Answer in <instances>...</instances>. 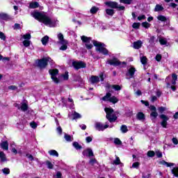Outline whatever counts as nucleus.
<instances>
[{
	"mask_svg": "<svg viewBox=\"0 0 178 178\" xmlns=\"http://www.w3.org/2000/svg\"><path fill=\"white\" fill-rule=\"evenodd\" d=\"M31 16L36 20H39L41 23H44V25L48 26V27H56V26H58V19H52L44 13L34 11L31 13Z\"/></svg>",
	"mask_w": 178,
	"mask_h": 178,
	"instance_id": "nucleus-1",
	"label": "nucleus"
},
{
	"mask_svg": "<svg viewBox=\"0 0 178 178\" xmlns=\"http://www.w3.org/2000/svg\"><path fill=\"white\" fill-rule=\"evenodd\" d=\"M92 42H93V45L96 47V51H97V52H99V54H102L103 55H108V54H109L108 49L105 48V44L98 42L97 40H92Z\"/></svg>",
	"mask_w": 178,
	"mask_h": 178,
	"instance_id": "nucleus-2",
	"label": "nucleus"
},
{
	"mask_svg": "<svg viewBox=\"0 0 178 178\" xmlns=\"http://www.w3.org/2000/svg\"><path fill=\"white\" fill-rule=\"evenodd\" d=\"M104 111L106 113V118L110 123H114V122L118 120V117L116 116L115 111H113V108L106 107L104 108Z\"/></svg>",
	"mask_w": 178,
	"mask_h": 178,
	"instance_id": "nucleus-3",
	"label": "nucleus"
},
{
	"mask_svg": "<svg viewBox=\"0 0 178 178\" xmlns=\"http://www.w3.org/2000/svg\"><path fill=\"white\" fill-rule=\"evenodd\" d=\"M105 5L108 6V8H111L112 9H118V10H124L125 8L123 6H120L119 3L116 1H106Z\"/></svg>",
	"mask_w": 178,
	"mask_h": 178,
	"instance_id": "nucleus-4",
	"label": "nucleus"
},
{
	"mask_svg": "<svg viewBox=\"0 0 178 178\" xmlns=\"http://www.w3.org/2000/svg\"><path fill=\"white\" fill-rule=\"evenodd\" d=\"M48 60H51V57H45L36 61V65L40 69H45L48 65Z\"/></svg>",
	"mask_w": 178,
	"mask_h": 178,
	"instance_id": "nucleus-5",
	"label": "nucleus"
},
{
	"mask_svg": "<svg viewBox=\"0 0 178 178\" xmlns=\"http://www.w3.org/2000/svg\"><path fill=\"white\" fill-rule=\"evenodd\" d=\"M102 100L108 101V102H111L112 104H118V102H119V99L115 96L112 97L111 92H107L106 95L102 97Z\"/></svg>",
	"mask_w": 178,
	"mask_h": 178,
	"instance_id": "nucleus-6",
	"label": "nucleus"
},
{
	"mask_svg": "<svg viewBox=\"0 0 178 178\" xmlns=\"http://www.w3.org/2000/svg\"><path fill=\"white\" fill-rule=\"evenodd\" d=\"M108 127H110V129H112V126H109L108 122H106V124L104 125L102 122H95V128L98 131H104L106 129H108Z\"/></svg>",
	"mask_w": 178,
	"mask_h": 178,
	"instance_id": "nucleus-7",
	"label": "nucleus"
},
{
	"mask_svg": "<svg viewBox=\"0 0 178 178\" xmlns=\"http://www.w3.org/2000/svg\"><path fill=\"white\" fill-rule=\"evenodd\" d=\"M106 63L111 65V66H121V65H124V66H126L127 65L126 62L122 63L116 58L107 60Z\"/></svg>",
	"mask_w": 178,
	"mask_h": 178,
	"instance_id": "nucleus-8",
	"label": "nucleus"
},
{
	"mask_svg": "<svg viewBox=\"0 0 178 178\" xmlns=\"http://www.w3.org/2000/svg\"><path fill=\"white\" fill-rule=\"evenodd\" d=\"M72 66L76 70H79V69H84L87 67V64L83 61H72Z\"/></svg>",
	"mask_w": 178,
	"mask_h": 178,
	"instance_id": "nucleus-9",
	"label": "nucleus"
},
{
	"mask_svg": "<svg viewBox=\"0 0 178 178\" xmlns=\"http://www.w3.org/2000/svg\"><path fill=\"white\" fill-rule=\"evenodd\" d=\"M49 74L51 75V79L54 82L56 83V84H58L59 83V79H58V74L59 73V70L57 69H52L49 71Z\"/></svg>",
	"mask_w": 178,
	"mask_h": 178,
	"instance_id": "nucleus-10",
	"label": "nucleus"
},
{
	"mask_svg": "<svg viewBox=\"0 0 178 178\" xmlns=\"http://www.w3.org/2000/svg\"><path fill=\"white\" fill-rule=\"evenodd\" d=\"M83 42H85V45L87 48V49H91L94 46L92 44H90L91 42V38H88L87 36L82 35L81 37Z\"/></svg>",
	"mask_w": 178,
	"mask_h": 178,
	"instance_id": "nucleus-11",
	"label": "nucleus"
},
{
	"mask_svg": "<svg viewBox=\"0 0 178 178\" xmlns=\"http://www.w3.org/2000/svg\"><path fill=\"white\" fill-rule=\"evenodd\" d=\"M160 118L162 119V122L161 123L162 127H163L164 129H166L168 126V120H169L168 117L166 116V115L161 114L160 115Z\"/></svg>",
	"mask_w": 178,
	"mask_h": 178,
	"instance_id": "nucleus-12",
	"label": "nucleus"
},
{
	"mask_svg": "<svg viewBox=\"0 0 178 178\" xmlns=\"http://www.w3.org/2000/svg\"><path fill=\"white\" fill-rule=\"evenodd\" d=\"M82 154L83 155V156L87 157L94 156V152H92V149L91 148H87L84 149L82 152Z\"/></svg>",
	"mask_w": 178,
	"mask_h": 178,
	"instance_id": "nucleus-13",
	"label": "nucleus"
},
{
	"mask_svg": "<svg viewBox=\"0 0 178 178\" xmlns=\"http://www.w3.org/2000/svg\"><path fill=\"white\" fill-rule=\"evenodd\" d=\"M136 70L134 67H130L128 69V72L126 74V76H129L130 79H133L134 77V74L136 73Z\"/></svg>",
	"mask_w": 178,
	"mask_h": 178,
	"instance_id": "nucleus-14",
	"label": "nucleus"
},
{
	"mask_svg": "<svg viewBox=\"0 0 178 178\" xmlns=\"http://www.w3.org/2000/svg\"><path fill=\"white\" fill-rule=\"evenodd\" d=\"M0 147L2 149L8 151V149H9V143H8V140L2 141L0 143Z\"/></svg>",
	"mask_w": 178,
	"mask_h": 178,
	"instance_id": "nucleus-15",
	"label": "nucleus"
},
{
	"mask_svg": "<svg viewBox=\"0 0 178 178\" xmlns=\"http://www.w3.org/2000/svg\"><path fill=\"white\" fill-rule=\"evenodd\" d=\"M90 82L91 84H97V83H99V77L97 76H92L90 78Z\"/></svg>",
	"mask_w": 178,
	"mask_h": 178,
	"instance_id": "nucleus-16",
	"label": "nucleus"
},
{
	"mask_svg": "<svg viewBox=\"0 0 178 178\" xmlns=\"http://www.w3.org/2000/svg\"><path fill=\"white\" fill-rule=\"evenodd\" d=\"M113 88V90H115V91H120V90H122V86H119V85H113L112 86L109 84H107L106 86V88Z\"/></svg>",
	"mask_w": 178,
	"mask_h": 178,
	"instance_id": "nucleus-17",
	"label": "nucleus"
},
{
	"mask_svg": "<svg viewBox=\"0 0 178 178\" xmlns=\"http://www.w3.org/2000/svg\"><path fill=\"white\" fill-rule=\"evenodd\" d=\"M141 47H143V41L138 40L134 42V48L135 49H140Z\"/></svg>",
	"mask_w": 178,
	"mask_h": 178,
	"instance_id": "nucleus-18",
	"label": "nucleus"
},
{
	"mask_svg": "<svg viewBox=\"0 0 178 178\" xmlns=\"http://www.w3.org/2000/svg\"><path fill=\"white\" fill-rule=\"evenodd\" d=\"M136 118L138 119V120L144 122V120H145V115H144L143 112H139L136 115Z\"/></svg>",
	"mask_w": 178,
	"mask_h": 178,
	"instance_id": "nucleus-19",
	"label": "nucleus"
},
{
	"mask_svg": "<svg viewBox=\"0 0 178 178\" xmlns=\"http://www.w3.org/2000/svg\"><path fill=\"white\" fill-rule=\"evenodd\" d=\"M0 19H2V20H10L11 17L10 15L6 14V13H0Z\"/></svg>",
	"mask_w": 178,
	"mask_h": 178,
	"instance_id": "nucleus-20",
	"label": "nucleus"
},
{
	"mask_svg": "<svg viewBox=\"0 0 178 178\" xmlns=\"http://www.w3.org/2000/svg\"><path fill=\"white\" fill-rule=\"evenodd\" d=\"M40 6V3L37 1L31 2L29 4L30 9H36V8H38Z\"/></svg>",
	"mask_w": 178,
	"mask_h": 178,
	"instance_id": "nucleus-21",
	"label": "nucleus"
},
{
	"mask_svg": "<svg viewBox=\"0 0 178 178\" xmlns=\"http://www.w3.org/2000/svg\"><path fill=\"white\" fill-rule=\"evenodd\" d=\"M150 118L153 123H155V119L158 118V113L156 111H152L150 114Z\"/></svg>",
	"mask_w": 178,
	"mask_h": 178,
	"instance_id": "nucleus-22",
	"label": "nucleus"
},
{
	"mask_svg": "<svg viewBox=\"0 0 178 178\" xmlns=\"http://www.w3.org/2000/svg\"><path fill=\"white\" fill-rule=\"evenodd\" d=\"M58 38L59 40V44H65V42H67V40L63 38V34L62 33H59L58 35Z\"/></svg>",
	"mask_w": 178,
	"mask_h": 178,
	"instance_id": "nucleus-23",
	"label": "nucleus"
},
{
	"mask_svg": "<svg viewBox=\"0 0 178 178\" xmlns=\"http://www.w3.org/2000/svg\"><path fill=\"white\" fill-rule=\"evenodd\" d=\"M18 109H21V111H22V112H26V111H27V109H29V105H27V104H26V103H22L21 105V107L18 106Z\"/></svg>",
	"mask_w": 178,
	"mask_h": 178,
	"instance_id": "nucleus-24",
	"label": "nucleus"
},
{
	"mask_svg": "<svg viewBox=\"0 0 178 178\" xmlns=\"http://www.w3.org/2000/svg\"><path fill=\"white\" fill-rule=\"evenodd\" d=\"M98 10H99V8L94 6L90 8V13H91V15H95Z\"/></svg>",
	"mask_w": 178,
	"mask_h": 178,
	"instance_id": "nucleus-25",
	"label": "nucleus"
},
{
	"mask_svg": "<svg viewBox=\"0 0 178 178\" xmlns=\"http://www.w3.org/2000/svg\"><path fill=\"white\" fill-rule=\"evenodd\" d=\"M0 162H6V155L3 152H0Z\"/></svg>",
	"mask_w": 178,
	"mask_h": 178,
	"instance_id": "nucleus-26",
	"label": "nucleus"
},
{
	"mask_svg": "<svg viewBox=\"0 0 178 178\" xmlns=\"http://www.w3.org/2000/svg\"><path fill=\"white\" fill-rule=\"evenodd\" d=\"M48 41H49V37H48V35H45L41 40L42 45H47Z\"/></svg>",
	"mask_w": 178,
	"mask_h": 178,
	"instance_id": "nucleus-27",
	"label": "nucleus"
},
{
	"mask_svg": "<svg viewBox=\"0 0 178 178\" xmlns=\"http://www.w3.org/2000/svg\"><path fill=\"white\" fill-rule=\"evenodd\" d=\"M49 155H51V156H59V153H58V152L55 149H51L49 151Z\"/></svg>",
	"mask_w": 178,
	"mask_h": 178,
	"instance_id": "nucleus-28",
	"label": "nucleus"
},
{
	"mask_svg": "<svg viewBox=\"0 0 178 178\" xmlns=\"http://www.w3.org/2000/svg\"><path fill=\"white\" fill-rule=\"evenodd\" d=\"M114 165H120V166H123V163L120 162V159L116 156L115 159L113 161Z\"/></svg>",
	"mask_w": 178,
	"mask_h": 178,
	"instance_id": "nucleus-29",
	"label": "nucleus"
},
{
	"mask_svg": "<svg viewBox=\"0 0 178 178\" xmlns=\"http://www.w3.org/2000/svg\"><path fill=\"white\" fill-rule=\"evenodd\" d=\"M60 80H69V73L65 72L63 74H61L59 77Z\"/></svg>",
	"mask_w": 178,
	"mask_h": 178,
	"instance_id": "nucleus-30",
	"label": "nucleus"
},
{
	"mask_svg": "<svg viewBox=\"0 0 178 178\" xmlns=\"http://www.w3.org/2000/svg\"><path fill=\"white\" fill-rule=\"evenodd\" d=\"M159 41L161 45H166V44H168V40H166V38H162V37L159 38Z\"/></svg>",
	"mask_w": 178,
	"mask_h": 178,
	"instance_id": "nucleus-31",
	"label": "nucleus"
},
{
	"mask_svg": "<svg viewBox=\"0 0 178 178\" xmlns=\"http://www.w3.org/2000/svg\"><path fill=\"white\" fill-rule=\"evenodd\" d=\"M163 6L156 4L155 8H154V12H162L163 10Z\"/></svg>",
	"mask_w": 178,
	"mask_h": 178,
	"instance_id": "nucleus-32",
	"label": "nucleus"
},
{
	"mask_svg": "<svg viewBox=\"0 0 178 178\" xmlns=\"http://www.w3.org/2000/svg\"><path fill=\"white\" fill-rule=\"evenodd\" d=\"M106 13L108 15V16H113L115 15V10L113 9L107 8L106 9Z\"/></svg>",
	"mask_w": 178,
	"mask_h": 178,
	"instance_id": "nucleus-33",
	"label": "nucleus"
},
{
	"mask_svg": "<svg viewBox=\"0 0 178 178\" xmlns=\"http://www.w3.org/2000/svg\"><path fill=\"white\" fill-rule=\"evenodd\" d=\"M76 119H81V115L80 113L74 111L73 113V120H76Z\"/></svg>",
	"mask_w": 178,
	"mask_h": 178,
	"instance_id": "nucleus-34",
	"label": "nucleus"
},
{
	"mask_svg": "<svg viewBox=\"0 0 178 178\" xmlns=\"http://www.w3.org/2000/svg\"><path fill=\"white\" fill-rule=\"evenodd\" d=\"M64 138L68 142V143H71V141H73V138H72V136L67 134H65L64 135Z\"/></svg>",
	"mask_w": 178,
	"mask_h": 178,
	"instance_id": "nucleus-35",
	"label": "nucleus"
},
{
	"mask_svg": "<svg viewBox=\"0 0 178 178\" xmlns=\"http://www.w3.org/2000/svg\"><path fill=\"white\" fill-rule=\"evenodd\" d=\"M169 80V77H167L165 79V81H167V87L169 88H171V90H172V91H176V86H170V83L169 82H168V81Z\"/></svg>",
	"mask_w": 178,
	"mask_h": 178,
	"instance_id": "nucleus-36",
	"label": "nucleus"
},
{
	"mask_svg": "<svg viewBox=\"0 0 178 178\" xmlns=\"http://www.w3.org/2000/svg\"><path fill=\"white\" fill-rule=\"evenodd\" d=\"M161 163L164 165V166H167V168H171V166H175V163H168L165 161H161Z\"/></svg>",
	"mask_w": 178,
	"mask_h": 178,
	"instance_id": "nucleus-37",
	"label": "nucleus"
},
{
	"mask_svg": "<svg viewBox=\"0 0 178 178\" xmlns=\"http://www.w3.org/2000/svg\"><path fill=\"white\" fill-rule=\"evenodd\" d=\"M172 85L176 86V81H177V75L176 74H172Z\"/></svg>",
	"mask_w": 178,
	"mask_h": 178,
	"instance_id": "nucleus-38",
	"label": "nucleus"
},
{
	"mask_svg": "<svg viewBox=\"0 0 178 178\" xmlns=\"http://www.w3.org/2000/svg\"><path fill=\"white\" fill-rule=\"evenodd\" d=\"M62 46L60 47V51H66L67 49V41L65 43H60Z\"/></svg>",
	"mask_w": 178,
	"mask_h": 178,
	"instance_id": "nucleus-39",
	"label": "nucleus"
},
{
	"mask_svg": "<svg viewBox=\"0 0 178 178\" xmlns=\"http://www.w3.org/2000/svg\"><path fill=\"white\" fill-rule=\"evenodd\" d=\"M171 172L172 173V175H174L175 177H178V167L173 168L171 170Z\"/></svg>",
	"mask_w": 178,
	"mask_h": 178,
	"instance_id": "nucleus-40",
	"label": "nucleus"
},
{
	"mask_svg": "<svg viewBox=\"0 0 178 178\" xmlns=\"http://www.w3.org/2000/svg\"><path fill=\"white\" fill-rule=\"evenodd\" d=\"M120 3H124L125 5H131L133 0H120Z\"/></svg>",
	"mask_w": 178,
	"mask_h": 178,
	"instance_id": "nucleus-41",
	"label": "nucleus"
},
{
	"mask_svg": "<svg viewBox=\"0 0 178 178\" xmlns=\"http://www.w3.org/2000/svg\"><path fill=\"white\" fill-rule=\"evenodd\" d=\"M149 42L152 47H154L155 45V36H151L149 39Z\"/></svg>",
	"mask_w": 178,
	"mask_h": 178,
	"instance_id": "nucleus-42",
	"label": "nucleus"
},
{
	"mask_svg": "<svg viewBox=\"0 0 178 178\" xmlns=\"http://www.w3.org/2000/svg\"><path fill=\"white\" fill-rule=\"evenodd\" d=\"M72 145L76 149H81V148H83V147H81V145H80V144H79L77 142H74Z\"/></svg>",
	"mask_w": 178,
	"mask_h": 178,
	"instance_id": "nucleus-43",
	"label": "nucleus"
},
{
	"mask_svg": "<svg viewBox=\"0 0 178 178\" xmlns=\"http://www.w3.org/2000/svg\"><path fill=\"white\" fill-rule=\"evenodd\" d=\"M120 130H121L122 133H127V131H129V129H127V126H126L124 124L121 126Z\"/></svg>",
	"mask_w": 178,
	"mask_h": 178,
	"instance_id": "nucleus-44",
	"label": "nucleus"
},
{
	"mask_svg": "<svg viewBox=\"0 0 178 178\" xmlns=\"http://www.w3.org/2000/svg\"><path fill=\"white\" fill-rule=\"evenodd\" d=\"M2 173H3L6 175H8L10 173V170L8 168H4L1 170Z\"/></svg>",
	"mask_w": 178,
	"mask_h": 178,
	"instance_id": "nucleus-45",
	"label": "nucleus"
},
{
	"mask_svg": "<svg viewBox=\"0 0 178 178\" xmlns=\"http://www.w3.org/2000/svg\"><path fill=\"white\" fill-rule=\"evenodd\" d=\"M45 165H47L48 169H54V164H52V163H51V161H47L45 162Z\"/></svg>",
	"mask_w": 178,
	"mask_h": 178,
	"instance_id": "nucleus-46",
	"label": "nucleus"
},
{
	"mask_svg": "<svg viewBox=\"0 0 178 178\" xmlns=\"http://www.w3.org/2000/svg\"><path fill=\"white\" fill-rule=\"evenodd\" d=\"M22 44L24 46L27 48L28 47H30V44H31V42L30 40H25L22 42Z\"/></svg>",
	"mask_w": 178,
	"mask_h": 178,
	"instance_id": "nucleus-47",
	"label": "nucleus"
},
{
	"mask_svg": "<svg viewBox=\"0 0 178 178\" xmlns=\"http://www.w3.org/2000/svg\"><path fill=\"white\" fill-rule=\"evenodd\" d=\"M22 38L29 41V40L31 39V35L30 33H26L25 35H23Z\"/></svg>",
	"mask_w": 178,
	"mask_h": 178,
	"instance_id": "nucleus-48",
	"label": "nucleus"
},
{
	"mask_svg": "<svg viewBox=\"0 0 178 178\" xmlns=\"http://www.w3.org/2000/svg\"><path fill=\"white\" fill-rule=\"evenodd\" d=\"M147 156H149V158H154V156H155V152L151 150L148 151Z\"/></svg>",
	"mask_w": 178,
	"mask_h": 178,
	"instance_id": "nucleus-49",
	"label": "nucleus"
},
{
	"mask_svg": "<svg viewBox=\"0 0 178 178\" xmlns=\"http://www.w3.org/2000/svg\"><path fill=\"white\" fill-rule=\"evenodd\" d=\"M114 144H115V145H122V140L116 138L114 139Z\"/></svg>",
	"mask_w": 178,
	"mask_h": 178,
	"instance_id": "nucleus-50",
	"label": "nucleus"
},
{
	"mask_svg": "<svg viewBox=\"0 0 178 178\" xmlns=\"http://www.w3.org/2000/svg\"><path fill=\"white\" fill-rule=\"evenodd\" d=\"M157 19L160 22H166V17H165L163 15H159V16H157Z\"/></svg>",
	"mask_w": 178,
	"mask_h": 178,
	"instance_id": "nucleus-51",
	"label": "nucleus"
},
{
	"mask_svg": "<svg viewBox=\"0 0 178 178\" xmlns=\"http://www.w3.org/2000/svg\"><path fill=\"white\" fill-rule=\"evenodd\" d=\"M140 62L142 65H147V57L143 56L140 58Z\"/></svg>",
	"mask_w": 178,
	"mask_h": 178,
	"instance_id": "nucleus-52",
	"label": "nucleus"
},
{
	"mask_svg": "<svg viewBox=\"0 0 178 178\" xmlns=\"http://www.w3.org/2000/svg\"><path fill=\"white\" fill-rule=\"evenodd\" d=\"M143 27H145V29H149L150 27L151 24L147 22L142 23Z\"/></svg>",
	"mask_w": 178,
	"mask_h": 178,
	"instance_id": "nucleus-53",
	"label": "nucleus"
},
{
	"mask_svg": "<svg viewBox=\"0 0 178 178\" xmlns=\"http://www.w3.org/2000/svg\"><path fill=\"white\" fill-rule=\"evenodd\" d=\"M0 39L2 40L3 41H6V36L5 35V33L1 31H0Z\"/></svg>",
	"mask_w": 178,
	"mask_h": 178,
	"instance_id": "nucleus-54",
	"label": "nucleus"
},
{
	"mask_svg": "<svg viewBox=\"0 0 178 178\" xmlns=\"http://www.w3.org/2000/svg\"><path fill=\"white\" fill-rule=\"evenodd\" d=\"M155 59L157 62H161V59H162V55L161 54H157L155 56Z\"/></svg>",
	"mask_w": 178,
	"mask_h": 178,
	"instance_id": "nucleus-55",
	"label": "nucleus"
},
{
	"mask_svg": "<svg viewBox=\"0 0 178 178\" xmlns=\"http://www.w3.org/2000/svg\"><path fill=\"white\" fill-rule=\"evenodd\" d=\"M0 60L9 61V60H10V58L9 57H3L2 55L0 54Z\"/></svg>",
	"mask_w": 178,
	"mask_h": 178,
	"instance_id": "nucleus-56",
	"label": "nucleus"
},
{
	"mask_svg": "<svg viewBox=\"0 0 178 178\" xmlns=\"http://www.w3.org/2000/svg\"><path fill=\"white\" fill-rule=\"evenodd\" d=\"M138 166H140V163L138 162H135L132 164V168L135 169H138Z\"/></svg>",
	"mask_w": 178,
	"mask_h": 178,
	"instance_id": "nucleus-57",
	"label": "nucleus"
},
{
	"mask_svg": "<svg viewBox=\"0 0 178 178\" xmlns=\"http://www.w3.org/2000/svg\"><path fill=\"white\" fill-rule=\"evenodd\" d=\"M30 126L32 129H37L38 124L35 122H32L30 123Z\"/></svg>",
	"mask_w": 178,
	"mask_h": 178,
	"instance_id": "nucleus-58",
	"label": "nucleus"
},
{
	"mask_svg": "<svg viewBox=\"0 0 178 178\" xmlns=\"http://www.w3.org/2000/svg\"><path fill=\"white\" fill-rule=\"evenodd\" d=\"M26 156L28 158L29 161H34V157L33 156V155L30 154H26Z\"/></svg>",
	"mask_w": 178,
	"mask_h": 178,
	"instance_id": "nucleus-59",
	"label": "nucleus"
},
{
	"mask_svg": "<svg viewBox=\"0 0 178 178\" xmlns=\"http://www.w3.org/2000/svg\"><path fill=\"white\" fill-rule=\"evenodd\" d=\"M158 109H159V111L160 112V113H163V112H165V111H166V107L161 106Z\"/></svg>",
	"mask_w": 178,
	"mask_h": 178,
	"instance_id": "nucleus-60",
	"label": "nucleus"
},
{
	"mask_svg": "<svg viewBox=\"0 0 178 178\" xmlns=\"http://www.w3.org/2000/svg\"><path fill=\"white\" fill-rule=\"evenodd\" d=\"M86 143H91V141H92V136H87V137L86 138Z\"/></svg>",
	"mask_w": 178,
	"mask_h": 178,
	"instance_id": "nucleus-61",
	"label": "nucleus"
},
{
	"mask_svg": "<svg viewBox=\"0 0 178 178\" xmlns=\"http://www.w3.org/2000/svg\"><path fill=\"white\" fill-rule=\"evenodd\" d=\"M133 29H139L140 23L134 22L132 25Z\"/></svg>",
	"mask_w": 178,
	"mask_h": 178,
	"instance_id": "nucleus-62",
	"label": "nucleus"
},
{
	"mask_svg": "<svg viewBox=\"0 0 178 178\" xmlns=\"http://www.w3.org/2000/svg\"><path fill=\"white\" fill-rule=\"evenodd\" d=\"M55 178H62V173L59 171H58L54 176Z\"/></svg>",
	"mask_w": 178,
	"mask_h": 178,
	"instance_id": "nucleus-63",
	"label": "nucleus"
},
{
	"mask_svg": "<svg viewBox=\"0 0 178 178\" xmlns=\"http://www.w3.org/2000/svg\"><path fill=\"white\" fill-rule=\"evenodd\" d=\"M13 27L14 30H20V24H15V25Z\"/></svg>",
	"mask_w": 178,
	"mask_h": 178,
	"instance_id": "nucleus-64",
	"label": "nucleus"
}]
</instances>
